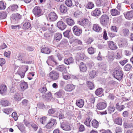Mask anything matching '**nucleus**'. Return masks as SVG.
Wrapping results in <instances>:
<instances>
[{
  "label": "nucleus",
  "instance_id": "obj_1",
  "mask_svg": "<svg viewBox=\"0 0 133 133\" xmlns=\"http://www.w3.org/2000/svg\"><path fill=\"white\" fill-rule=\"evenodd\" d=\"M123 71L121 69H118L114 71L112 75L115 78L120 81L123 79Z\"/></svg>",
  "mask_w": 133,
  "mask_h": 133
},
{
  "label": "nucleus",
  "instance_id": "obj_2",
  "mask_svg": "<svg viewBox=\"0 0 133 133\" xmlns=\"http://www.w3.org/2000/svg\"><path fill=\"white\" fill-rule=\"evenodd\" d=\"M109 18L108 15H103L99 18L100 23L103 26H106L109 23Z\"/></svg>",
  "mask_w": 133,
  "mask_h": 133
},
{
  "label": "nucleus",
  "instance_id": "obj_3",
  "mask_svg": "<svg viewBox=\"0 0 133 133\" xmlns=\"http://www.w3.org/2000/svg\"><path fill=\"white\" fill-rule=\"evenodd\" d=\"M46 63L48 65L53 67H54V65H56L58 64V63L55 59L53 55L48 57V59L46 61Z\"/></svg>",
  "mask_w": 133,
  "mask_h": 133
},
{
  "label": "nucleus",
  "instance_id": "obj_4",
  "mask_svg": "<svg viewBox=\"0 0 133 133\" xmlns=\"http://www.w3.org/2000/svg\"><path fill=\"white\" fill-rule=\"evenodd\" d=\"M41 8L38 6H36L33 9L32 12L36 17H39L43 15Z\"/></svg>",
  "mask_w": 133,
  "mask_h": 133
},
{
  "label": "nucleus",
  "instance_id": "obj_5",
  "mask_svg": "<svg viewBox=\"0 0 133 133\" xmlns=\"http://www.w3.org/2000/svg\"><path fill=\"white\" fill-rule=\"evenodd\" d=\"M61 127L64 130L69 131L71 130V128L68 122L64 121L61 123Z\"/></svg>",
  "mask_w": 133,
  "mask_h": 133
},
{
  "label": "nucleus",
  "instance_id": "obj_6",
  "mask_svg": "<svg viewBox=\"0 0 133 133\" xmlns=\"http://www.w3.org/2000/svg\"><path fill=\"white\" fill-rule=\"evenodd\" d=\"M56 120L53 118L50 119L49 121L46 124L44 127L47 129L51 128L55 124H56L57 123L56 122Z\"/></svg>",
  "mask_w": 133,
  "mask_h": 133
},
{
  "label": "nucleus",
  "instance_id": "obj_7",
  "mask_svg": "<svg viewBox=\"0 0 133 133\" xmlns=\"http://www.w3.org/2000/svg\"><path fill=\"white\" fill-rule=\"evenodd\" d=\"M59 73L57 71H52L49 74L50 78L52 80H56L59 78Z\"/></svg>",
  "mask_w": 133,
  "mask_h": 133
},
{
  "label": "nucleus",
  "instance_id": "obj_8",
  "mask_svg": "<svg viewBox=\"0 0 133 133\" xmlns=\"http://www.w3.org/2000/svg\"><path fill=\"white\" fill-rule=\"evenodd\" d=\"M72 30L74 34L77 36H79L82 32V29L77 25H75L73 27Z\"/></svg>",
  "mask_w": 133,
  "mask_h": 133
},
{
  "label": "nucleus",
  "instance_id": "obj_9",
  "mask_svg": "<svg viewBox=\"0 0 133 133\" xmlns=\"http://www.w3.org/2000/svg\"><path fill=\"white\" fill-rule=\"evenodd\" d=\"M89 20L87 18H84L81 21H79L78 24L84 26V28H86L89 26Z\"/></svg>",
  "mask_w": 133,
  "mask_h": 133
},
{
  "label": "nucleus",
  "instance_id": "obj_10",
  "mask_svg": "<svg viewBox=\"0 0 133 133\" xmlns=\"http://www.w3.org/2000/svg\"><path fill=\"white\" fill-rule=\"evenodd\" d=\"M58 16L54 12H51L49 15V18L50 21H55L58 18Z\"/></svg>",
  "mask_w": 133,
  "mask_h": 133
},
{
  "label": "nucleus",
  "instance_id": "obj_11",
  "mask_svg": "<svg viewBox=\"0 0 133 133\" xmlns=\"http://www.w3.org/2000/svg\"><path fill=\"white\" fill-rule=\"evenodd\" d=\"M58 71L63 73L67 72L66 67L64 65H58L55 68Z\"/></svg>",
  "mask_w": 133,
  "mask_h": 133
},
{
  "label": "nucleus",
  "instance_id": "obj_12",
  "mask_svg": "<svg viewBox=\"0 0 133 133\" xmlns=\"http://www.w3.org/2000/svg\"><path fill=\"white\" fill-rule=\"evenodd\" d=\"M57 27L61 30H63L65 29L67 25L62 21H58L57 24Z\"/></svg>",
  "mask_w": 133,
  "mask_h": 133
},
{
  "label": "nucleus",
  "instance_id": "obj_13",
  "mask_svg": "<svg viewBox=\"0 0 133 133\" xmlns=\"http://www.w3.org/2000/svg\"><path fill=\"white\" fill-rule=\"evenodd\" d=\"M64 62L66 65H70L74 63V59L72 57H71L66 58L64 59Z\"/></svg>",
  "mask_w": 133,
  "mask_h": 133
},
{
  "label": "nucleus",
  "instance_id": "obj_14",
  "mask_svg": "<svg viewBox=\"0 0 133 133\" xmlns=\"http://www.w3.org/2000/svg\"><path fill=\"white\" fill-rule=\"evenodd\" d=\"M125 18L128 19H130L133 17V10L127 11L124 13Z\"/></svg>",
  "mask_w": 133,
  "mask_h": 133
},
{
  "label": "nucleus",
  "instance_id": "obj_15",
  "mask_svg": "<svg viewBox=\"0 0 133 133\" xmlns=\"http://www.w3.org/2000/svg\"><path fill=\"white\" fill-rule=\"evenodd\" d=\"M65 20L67 24L70 26L74 25L75 22L70 17L68 16L65 18Z\"/></svg>",
  "mask_w": 133,
  "mask_h": 133
},
{
  "label": "nucleus",
  "instance_id": "obj_16",
  "mask_svg": "<svg viewBox=\"0 0 133 133\" xmlns=\"http://www.w3.org/2000/svg\"><path fill=\"white\" fill-rule=\"evenodd\" d=\"M101 14L100 9L96 8L91 13V15L93 16L96 17H98Z\"/></svg>",
  "mask_w": 133,
  "mask_h": 133
},
{
  "label": "nucleus",
  "instance_id": "obj_17",
  "mask_svg": "<svg viewBox=\"0 0 133 133\" xmlns=\"http://www.w3.org/2000/svg\"><path fill=\"white\" fill-rule=\"evenodd\" d=\"M108 43L109 47L112 50H115L118 48L116 43L112 41H109Z\"/></svg>",
  "mask_w": 133,
  "mask_h": 133
},
{
  "label": "nucleus",
  "instance_id": "obj_18",
  "mask_svg": "<svg viewBox=\"0 0 133 133\" xmlns=\"http://www.w3.org/2000/svg\"><path fill=\"white\" fill-rule=\"evenodd\" d=\"M64 37L68 39H70L72 37V34L70 30H68L63 33Z\"/></svg>",
  "mask_w": 133,
  "mask_h": 133
},
{
  "label": "nucleus",
  "instance_id": "obj_19",
  "mask_svg": "<svg viewBox=\"0 0 133 133\" xmlns=\"http://www.w3.org/2000/svg\"><path fill=\"white\" fill-rule=\"evenodd\" d=\"M41 51L42 53L46 54H49L51 52V50L49 48L45 46L42 48Z\"/></svg>",
  "mask_w": 133,
  "mask_h": 133
},
{
  "label": "nucleus",
  "instance_id": "obj_20",
  "mask_svg": "<svg viewBox=\"0 0 133 133\" xmlns=\"http://www.w3.org/2000/svg\"><path fill=\"white\" fill-rule=\"evenodd\" d=\"M75 87V86L73 84H68L65 87V90L66 91L70 92L74 89Z\"/></svg>",
  "mask_w": 133,
  "mask_h": 133
},
{
  "label": "nucleus",
  "instance_id": "obj_21",
  "mask_svg": "<svg viewBox=\"0 0 133 133\" xmlns=\"http://www.w3.org/2000/svg\"><path fill=\"white\" fill-rule=\"evenodd\" d=\"M107 106L106 103L104 102H101L98 103L97 105V109L98 110H103L105 109Z\"/></svg>",
  "mask_w": 133,
  "mask_h": 133
},
{
  "label": "nucleus",
  "instance_id": "obj_22",
  "mask_svg": "<svg viewBox=\"0 0 133 133\" xmlns=\"http://www.w3.org/2000/svg\"><path fill=\"white\" fill-rule=\"evenodd\" d=\"M7 90L6 86L5 85H0V94L2 95L6 94V91Z\"/></svg>",
  "mask_w": 133,
  "mask_h": 133
},
{
  "label": "nucleus",
  "instance_id": "obj_23",
  "mask_svg": "<svg viewBox=\"0 0 133 133\" xmlns=\"http://www.w3.org/2000/svg\"><path fill=\"white\" fill-rule=\"evenodd\" d=\"M103 90H104L102 88H98L95 91V94L99 97H101L104 95Z\"/></svg>",
  "mask_w": 133,
  "mask_h": 133
},
{
  "label": "nucleus",
  "instance_id": "obj_24",
  "mask_svg": "<svg viewBox=\"0 0 133 133\" xmlns=\"http://www.w3.org/2000/svg\"><path fill=\"white\" fill-rule=\"evenodd\" d=\"M19 7L18 5L16 4H13L10 5L8 9H10L12 12H16L18 11Z\"/></svg>",
  "mask_w": 133,
  "mask_h": 133
},
{
  "label": "nucleus",
  "instance_id": "obj_25",
  "mask_svg": "<svg viewBox=\"0 0 133 133\" xmlns=\"http://www.w3.org/2000/svg\"><path fill=\"white\" fill-rule=\"evenodd\" d=\"M22 18V16L18 13L13 14L12 15L11 18L16 21H17L21 19Z\"/></svg>",
  "mask_w": 133,
  "mask_h": 133
},
{
  "label": "nucleus",
  "instance_id": "obj_26",
  "mask_svg": "<svg viewBox=\"0 0 133 133\" xmlns=\"http://www.w3.org/2000/svg\"><path fill=\"white\" fill-rule=\"evenodd\" d=\"M59 10L61 13L65 14L67 12L68 9L67 7L64 4H62L59 6Z\"/></svg>",
  "mask_w": 133,
  "mask_h": 133
},
{
  "label": "nucleus",
  "instance_id": "obj_27",
  "mask_svg": "<svg viewBox=\"0 0 133 133\" xmlns=\"http://www.w3.org/2000/svg\"><path fill=\"white\" fill-rule=\"evenodd\" d=\"M79 67L80 71L82 72H85L87 70V67L85 64L83 62L80 63Z\"/></svg>",
  "mask_w": 133,
  "mask_h": 133
},
{
  "label": "nucleus",
  "instance_id": "obj_28",
  "mask_svg": "<svg viewBox=\"0 0 133 133\" xmlns=\"http://www.w3.org/2000/svg\"><path fill=\"white\" fill-rule=\"evenodd\" d=\"M55 52V55L57 57L58 60L59 61H62L63 57V56L61 54V51L59 50H56Z\"/></svg>",
  "mask_w": 133,
  "mask_h": 133
},
{
  "label": "nucleus",
  "instance_id": "obj_29",
  "mask_svg": "<svg viewBox=\"0 0 133 133\" xmlns=\"http://www.w3.org/2000/svg\"><path fill=\"white\" fill-rule=\"evenodd\" d=\"M62 38V35L59 33L55 34L54 35V39L57 42H59Z\"/></svg>",
  "mask_w": 133,
  "mask_h": 133
},
{
  "label": "nucleus",
  "instance_id": "obj_30",
  "mask_svg": "<svg viewBox=\"0 0 133 133\" xmlns=\"http://www.w3.org/2000/svg\"><path fill=\"white\" fill-rule=\"evenodd\" d=\"M64 94L63 90L60 89L55 94V95L57 97L59 98L61 97Z\"/></svg>",
  "mask_w": 133,
  "mask_h": 133
},
{
  "label": "nucleus",
  "instance_id": "obj_31",
  "mask_svg": "<svg viewBox=\"0 0 133 133\" xmlns=\"http://www.w3.org/2000/svg\"><path fill=\"white\" fill-rule=\"evenodd\" d=\"M115 108L118 111H121L125 108V107L124 105H119V103H117L115 105Z\"/></svg>",
  "mask_w": 133,
  "mask_h": 133
},
{
  "label": "nucleus",
  "instance_id": "obj_32",
  "mask_svg": "<svg viewBox=\"0 0 133 133\" xmlns=\"http://www.w3.org/2000/svg\"><path fill=\"white\" fill-rule=\"evenodd\" d=\"M76 104L79 108H82L84 105V101L83 100L81 99L77 100Z\"/></svg>",
  "mask_w": 133,
  "mask_h": 133
},
{
  "label": "nucleus",
  "instance_id": "obj_33",
  "mask_svg": "<svg viewBox=\"0 0 133 133\" xmlns=\"http://www.w3.org/2000/svg\"><path fill=\"white\" fill-rule=\"evenodd\" d=\"M17 127L22 133H25V128L23 124L20 123L17 126Z\"/></svg>",
  "mask_w": 133,
  "mask_h": 133
},
{
  "label": "nucleus",
  "instance_id": "obj_34",
  "mask_svg": "<svg viewBox=\"0 0 133 133\" xmlns=\"http://www.w3.org/2000/svg\"><path fill=\"white\" fill-rule=\"evenodd\" d=\"M115 123L121 125L122 123V119L120 117H118L116 118L114 120Z\"/></svg>",
  "mask_w": 133,
  "mask_h": 133
},
{
  "label": "nucleus",
  "instance_id": "obj_35",
  "mask_svg": "<svg viewBox=\"0 0 133 133\" xmlns=\"http://www.w3.org/2000/svg\"><path fill=\"white\" fill-rule=\"evenodd\" d=\"M91 119L90 118L89 116L87 118L85 121H84V123L87 127H90V122Z\"/></svg>",
  "mask_w": 133,
  "mask_h": 133
},
{
  "label": "nucleus",
  "instance_id": "obj_36",
  "mask_svg": "<svg viewBox=\"0 0 133 133\" xmlns=\"http://www.w3.org/2000/svg\"><path fill=\"white\" fill-rule=\"evenodd\" d=\"M124 127L125 128H128L133 127V121L131 123H127L125 122L123 124Z\"/></svg>",
  "mask_w": 133,
  "mask_h": 133
},
{
  "label": "nucleus",
  "instance_id": "obj_37",
  "mask_svg": "<svg viewBox=\"0 0 133 133\" xmlns=\"http://www.w3.org/2000/svg\"><path fill=\"white\" fill-rule=\"evenodd\" d=\"M111 14L113 16H115L120 14V12L116 9H112L111 11Z\"/></svg>",
  "mask_w": 133,
  "mask_h": 133
},
{
  "label": "nucleus",
  "instance_id": "obj_38",
  "mask_svg": "<svg viewBox=\"0 0 133 133\" xmlns=\"http://www.w3.org/2000/svg\"><path fill=\"white\" fill-rule=\"evenodd\" d=\"M92 126L94 128H97L99 126V123L96 120H93L91 122Z\"/></svg>",
  "mask_w": 133,
  "mask_h": 133
},
{
  "label": "nucleus",
  "instance_id": "obj_39",
  "mask_svg": "<svg viewBox=\"0 0 133 133\" xmlns=\"http://www.w3.org/2000/svg\"><path fill=\"white\" fill-rule=\"evenodd\" d=\"M87 84L88 88L90 90H92L95 87L94 83L88 81L87 82Z\"/></svg>",
  "mask_w": 133,
  "mask_h": 133
},
{
  "label": "nucleus",
  "instance_id": "obj_40",
  "mask_svg": "<svg viewBox=\"0 0 133 133\" xmlns=\"http://www.w3.org/2000/svg\"><path fill=\"white\" fill-rule=\"evenodd\" d=\"M96 72L94 70L90 71L89 73V77L90 79H93L96 76Z\"/></svg>",
  "mask_w": 133,
  "mask_h": 133
},
{
  "label": "nucleus",
  "instance_id": "obj_41",
  "mask_svg": "<svg viewBox=\"0 0 133 133\" xmlns=\"http://www.w3.org/2000/svg\"><path fill=\"white\" fill-rule=\"evenodd\" d=\"M20 86L21 89L23 90H25L28 87L27 84L25 82H21V83Z\"/></svg>",
  "mask_w": 133,
  "mask_h": 133
},
{
  "label": "nucleus",
  "instance_id": "obj_42",
  "mask_svg": "<svg viewBox=\"0 0 133 133\" xmlns=\"http://www.w3.org/2000/svg\"><path fill=\"white\" fill-rule=\"evenodd\" d=\"M66 5L68 7H73L74 5H72V3L71 0H66L65 2Z\"/></svg>",
  "mask_w": 133,
  "mask_h": 133
},
{
  "label": "nucleus",
  "instance_id": "obj_43",
  "mask_svg": "<svg viewBox=\"0 0 133 133\" xmlns=\"http://www.w3.org/2000/svg\"><path fill=\"white\" fill-rule=\"evenodd\" d=\"M122 31L123 33V35L125 37H127L129 35V31L127 28L123 29H122Z\"/></svg>",
  "mask_w": 133,
  "mask_h": 133
},
{
  "label": "nucleus",
  "instance_id": "obj_44",
  "mask_svg": "<svg viewBox=\"0 0 133 133\" xmlns=\"http://www.w3.org/2000/svg\"><path fill=\"white\" fill-rule=\"evenodd\" d=\"M7 14L6 11H1L0 12V18L1 19H5L7 16Z\"/></svg>",
  "mask_w": 133,
  "mask_h": 133
},
{
  "label": "nucleus",
  "instance_id": "obj_45",
  "mask_svg": "<svg viewBox=\"0 0 133 133\" xmlns=\"http://www.w3.org/2000/svg\"><path fill=\"white\" fill-rule=\"evenodd\" d=\"M101 29L98 24H94L93 29V30L96 32H99Z\"/></svg>",
  "mask_w": 133,
  "mask_h": 133
},
{
  "label": "nucleus",
  "instance_id": "obj_46",
  "mask_svg": "<svg viewBox=\"0 0 133 133\" xmlns=\"http://www.w3.org/2000/svg\"><path fill=\"white\" fill-rule=\"evenodd\" d=\"M31 24L29 22H26L23 24L24 29L25 30L31 27Z\"/></svg>",
  "mask_w": 133,
  "mask_h": 133
},
{
  "label": "nucleus",
  "instance_id": "obj_47",
  "mask_svg": "<svg viewBox=\"0 0 133 133\" xmlns=\"http://www.w3.org/2000/svg\"><path fill=\"white\" fill-rule=\"evenodd\" d=\"M47 119V117L44 116L40 119V122L43 124H45L46 123V121Z\"/></svg>",
  "mask_w": 133,
  "mask_h": 133
},
{
  "label": "nucleus",
  "instance_id": "obj_48",
  "mask_svg": "<svg viewBox=\"0 0 133 133\" xmlns=\"http://www.w3.org/2000/svg\"><path fill=\"white\" fill-rule=\"evenodd\" d=\"M95 49L92 46H91L88 49L87 51L89 54L92 55L95 52Z\"/></svg>",
  "mask_w": 133,
  "mask_h": 133
},
{
  "label": "nucleus",
  "instance_id": "obj_49",
  "mask_svg": "<svg viewBox=\"0 0 133 133\" xmlns=\"http://www.w3.org/2000/svg\"><path fill=\"white\" fill-rule=\"evenodd\" d=\"M96 5L98 6H103L104 3L102 0H97L96 1Z\"/></svg>",
  "mask_w": 133,
  "mask_h": 133
},
{
  "label": "nucleus",
  "instance_id": "obj_50",
  "mask_svg": "<svg viewBox=\"0 0 133 133\" xmlns=\"http://www.w3.org/2000/svg\"><path fill=\"white\" fill-rule=\"evenodd\" d=\"M68 44L67 40L66 39H63L61 42L60 44L63 47L66 46Z\"/></svg>",
  "mask_w": 133,
  "mask_h": 133
},
{
  "label": "nucleus",
  "instance_id": "obj_51",
  "mask_svg": "<svg viewBox=\"0 0 133 133\" xmlns=\"http://www.w3.org/2000/svg\"><path fill=\"white\" fill-rule=\"evenodd\" d=\"M77 124H79L78 126V130L80 132H83L85 130V127L84 125L81 124L80 123H78Z\"/></svg>",
  "mask_w": 133,
  "mask_h": 133
},
{
  "label": "nucleus",
  "instance_id": "obj_52",
  "mask_svg": "<svg viewBox=\"0 0 133 133\" xmlns=\"http://www.w3.org/2000/svg\"><path fill=\"white\" fill-rule=\"evenodd\" d=\"M132 67V65L131 64H128L124 66V69L125 71H128L130 70Z\"/></svg>",
  "mask_w": 133,
  "mask_h": 133
},
{
  "label": "nucleus",
  "instance_id": "obj_53",
  "mask_svg": "<svg viewBox=\"0 0 133 133\" xmlns=\"http://www.w3.org/2000/svg\"><path fill=\"white\" fill-rule=\"evenodd\" d=\"M127 42L125 41H121L119 42L118 45L119 48H122L127 45Z\"/></svg>",
  "mask_w": 133,
  "mask_h": 133
},
{
  "label": "nucleus",
  "instance_id": "obj_54",
  "mask_svg": "<svg viewBox=\"0 0 133 133\" xmlns=\"http://www.w3.org/2000/svg\"><path fill=\"white\" fill-rule=\"evenodd\" d=\"M115 110V107H109L108 109V113L109 114H111Z\"/></svg>",
  "mask_w": 133,
  "mask_h": 133
},
{
  "label": "nucleus",
  "instance_id": "obj_55",
  "mask_svg": "<svg viewBox=\"0 0 133 133\" xmlns=\"http://www.w3.org/2000/svg\"><path fill=\"white\" fill-rule=\"evenodd\" d=\"M94 4L92 2H89L85 7L87 8L91 9L94 7Z\"/></svg>",
  "mask_w": 133,
  "mask_h": 133
},
{
  "label": "nucleus",
  "instance_id": "obj_56",
  "mask_svg": "<svg viewBox=\"0 0 133 133\" xmlns=\"http://www.w3.org/2000/svg\"><path fill=\"white\" fill-rule=\"evenodd\" d=\"M1 103L3 106L6 107L8 105L9 102L7 100H3L1 101Z\"/></svg>",
  "mask_w": 133,
  "mask_h": 133
},
{
  "label": "nucleus",
  "instance_id": "obj_57",
  "mask_svg": "<svg viewBox=\"0 0 133 133\" xmlns=\"http://www.w3.org/2000/svg\"><path fill=\"white\" fill-rule=\"evenodd\" d=\"M6 3L3 1H0V9L1 10L5 9L6 7Z\"/></svg>",
  "mask_w": 133,
  "mask_h": 133
},
{
  "label": "nucleus",
  "instance_id": "obj_58",
  "mask_svg": "<svg viewBox=\"0 0 133 133\" xmlns=\"http://www.w3.org/2000/svg\"><path fill=\"white\" fill-rule=\"evenodd\" d=\"M62 75L63 78L65 80H67L70 78V76L66 73V72L63 73L62 74Z\"/></svg>",
  "mask_w": 133,
  "mask_h": 133
},
{
  "label": "nucleus",
  "instance_id": "obj_59",
  "mask_svg": "<svg viewBox=\"0 0 133 133\" xmlns=\"http://www.w3.org/2000/svg\"><path fill=\"white\" fill-rule=\"evenodd\" d=\"M39 91L43 95L47 91L46 88L45 87L41 88L39 89Z\"/></svg>",
  "mask_w": 133,
  "mask_h": 133
},
{
  "label": "nucleus",
  "instance_id": "obj_60",
  "mask_svg": "<svg viewBox=\"0 0 133 133\" xmlns=\"http://www.w3.org/2000/svg\"><path fill=\"white\" fill-rule=\"evenodd\" d=\"M11 53L10 51L6 50V51H5L4 53V55L6 57L9 58L10 57Z\"/></svg>",
  "mask_w": 133,
  "mask_h": 133
},
{
  "label": "nucleus",
  "instance_id": "obj_61",
  "mask_svg": "<svg viewBox=\"0 0 133 133\" xmlns=\"http://www.w3.org/2000/svg\"><path fill=\"white\" fill-rule=\"evenodd\" d=\"M57 115L58 116H57V117H58L60 120L65 118L64 114L61 112H59L58 115Z\"/></svg>",
  "mask_w": 133,
  "mask_h": 133
},
{
  "label": "nucleus",
  "instance_id": "obj_62",
  "mask_svg": "<svg viewBox=\"0 0 133 133\" xmlns=\"http://www.w3.org/2000/svg\"><path fill=\"white\" fill-rule=\"evenodd\" d=\"M14 98L15 100L16 101H20L21 99V98L19 95L18 93L14 96Z\"/></svg>",
  "mask_w": 133,
  "mask_h": 133
},
{
  "label": "nucleus",
  "instance_id": "obj_63",
  "mask_svg": "<svg viewBox=\"0 0 133 133\" xmlns=\"http://www.w3.org/2000/svg\"><path fill=\"white\" fill-rule=\"evenodd\" d=\"M100 133H112L111 131L109 129L105 130L102 129L99 130Z\"/></svg>",
  "mask_w": 133,
  "mask_h": 133
},
{
  "label": "nucleus",
  "instance_id": "obj_64",
  "mask_svg": "<svg viewBox=\"0 0 133 133\" xmlns=\"http://www.w3.org/2000/svg\"><path fill=\"white\" fill-rule=\"evenodd\" d=\"M52 95L51 92H49L45 95V98L47 99H51L52 98Z\"/></svg>",
  "mask_w": 133,
  "mask_h": 133
}]
</instances>
